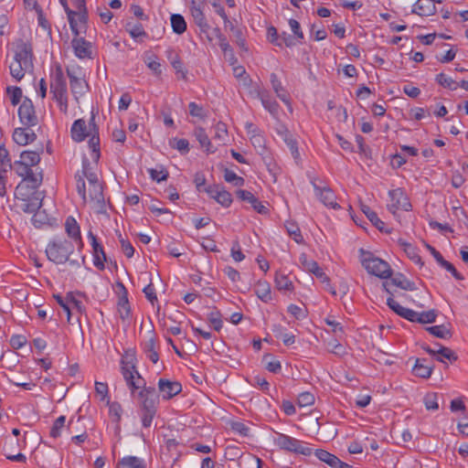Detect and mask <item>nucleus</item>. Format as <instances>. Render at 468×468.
<instances>
[{
	"label": "nucleus",
	"instance_id": "9b49d317",
	"mask_svg": "<svg viewBox=\"0 0 468 468\" xmlns=\"http://www.w3.org/2000/svg\"><path fill=\"white\" fill-rule=\"evenodd\" d=\"M299 261L303 268L315 275L316 278L320 279L322 282L327 283L330 286V279L325 272L319 267L318 263L314 260H308L305 253H302L299 257Z\"/></svg>",
	"mask_w": 468,
	"mask_h": 468
},
{
	"label": "nucleus",
	"instance_id": "473e14b6",
	"mask_svg": "<svg viewBox=\"0 0 468 468\" xmlns=\"http://www.w3.org/2000/svg\"><path fill=\"white\" fill-rule=\"evenodd\" d=\"M255 293L259 299H261L264 303H269L271 301V285L266 281H258L255 285Z\"/></svg>",
	"mask_w": 468,
	"mask_h": 468
},
{
	"label": "nucleus",
	"instance_id": "f257e3e1",
	"mask_svg": "<svg viewBox=\"0 0 468 468\" xmlns=\"http://www.w3.org/2000/svg\"><path fill=\"white\" fill-rule=\"evenodd\" d=\"M34 54L30 42L18 39L15 43L14 61L10 64V74L17 81L21 80L27 71L34 69Z\"/></svg>",
	"mask_w": 468,
	"mask_h": 468
},
{
	"label": "nucleus",
	"instance_id": "39448f33",
	"mask_svg": "<svg viewBox=\"0 0 468 468\" xmlns=\"http://www.w3.org/2000/svg\"><path fill=\"white\" fill-rule=\"evenodd\" d=\"M317 181L321 180L317 177H310V182L314 187L315 196L319 198V200L325 206L334 209L340 208L339 204L336 202V197L332 190L327 186H320L317 184Z\"/></svg>",
	"mask_w": 468,
	"mask_h": 468
},
{
	"label": "nucleus",
	"instance_id": "680f3d73",
	"mask_svg": "<svg viewBox=\"0 0 468 468\" xmlns=\"http://www.w3.org/2000/svg\"><path fill=\"white\" fill-rule=\"evenodd\" d=\"M250 140L251 144L254 146V148L256 149L258 154H263L265 153V151H266L265 138L261 134V133H258V134H256L254 136H250Z\"/></svg>",
	"mask_w": 468,
	"mask_h": 468
},
{
	"label": "nucleus",
	"instance_id": "49530a36",
	"mask_svg": "<svg viewBox=\"0 0 468 468\" xmlns=\"http://www.w3.org/2000/svg\"><path fill=\"white\" fill-rule=\"evenodd\" d=\"M7 168L12 169V163L9 157V152L5 144L0 145V170L6 173Z\"/></svg>",
	"mask_w": 468,
	"mask_h": 468
},
{
	"label": "nucleus",
	"instance_id": "f704fd0d",
	"mask_svg": "<svg viewBox=\"0 0 468 468\" xmlns=\"http://www.w3.org/2000/svg\"><path fill=\"white\" fill-rule=\"evenodd\" d=\"M59 3L64 7V10L68 16L69 27H70L73 35L80 36V29H79V24L76 19L77 13L69 7L67 0H59Z\"/></svg>",
	"mask_w": 468,
	"mask_h": 468
},
{
	"label": "nucleus",
	"instance_id": "603ef678",
	"mask_svg": "<svg viewBox=\"0 0 468 468\" xmlns=\"http://www.w3.org/2000/svg\"><path fill=\"white\" fill-rule=\"evenodd\" d=\"M52 99L58 103L61 112L67 114L68 112V91L51 93Z\"/></svg>",
	"mask_w": 468,
	"mask_h": 468
},
{
	"label": "nucleus",
	"instance_id": "a211bd4d",
	"mask_svg": "<svg viewBox=\"0 0 468 468\" xmlns=\"http://www.w3.org/2000/svg\"><path fill=\"white\" fill-rule=\"evenodd\" d=\"M387 304L392 311H394L400 317H402L410 322L417 323L416 318L418 316V312H416L412 309H409V308L401 306L391 296H389L387 299Z\"/></svg>",
	"mask_w": 468,
	"mask_h": 468
},
{
	"label": "nucleus",
	"instance_id": "e433bc0d",
	"mask_svg": "<svg viewBox=\"0 0 468 468\" xmlns=\"http://www.w3.org/2000/svg\"><path fill=\"white\" fill-rule=\"evenodd\" d=\"M361 210L367 216L371 224L379 231H384V222L378 217L377 213L373 211L368 206L362 205Z\"/></svg>",
	"mask_w": 468,
	"mask_h": 468
},
{
	"label": "nucleus",
	"instance_id": "4be33fe9",
	"mask_svg": "<svg viewBox=\"0 0 468 468\" xmlns=\"http://www.w3.org/2000/svg\"><path fill=\"white\" fill-rule=\"evenodd\" d=\"M36 139L37 134L27 126L16 128L13 133V140L18 145H27L29 143L34 142Z\"/></svg>",
	"mask_w": 468,
	"mask_h": 468
},
{
	"label": "nucleus",
	"instance_id": "37998d69",
	"mask_svg": "<svg viewBox=\"0 0 468 468\" xmlns=\"http://www.w3.org/2000/svg\"><path fill=\"white\" fill-rule=\"evenodd\" d=\"M275 285L279 291L283 290V291L291 292L293 290V284H292V281L289 280V278L283 273L276 272Z\"/></svg>",
	"mask_w": 468,
	"mask_h": 468
},
{
	"label": "nucleus",
	"instance_id": "f8f14e48",
	"mask_svg": "<svg viewBox=\"0 0 468 468\" xmlns=\"http://www.w3.org/2000/svg\"><path fill=\"white\" fill-rule=\"evenodd\" d=\"M88 172L91 171L90 162L88 157L83 156L82 158V169L81 171H78L75 175L76 180V187L77 192L85 203L87 201V194H86V183L84 180V176L88 174Z\"/></svg>",
	"mask_w": 468,
	"mask_h": 468
},
{
	"label": "nucleus",
	"instance_id": "8fccbe9b",
	"mask_svg": "<svg viewBox=\"0 0 468 468\" xmlns=\"http://www.w3.org/2000/svg\"><path fill=\"white\" fill-rule=\"evenodd\" d=\"M159 168V170L157 168H149L147 170L151 179L157 183L166 180L169 176L168 171L163 165H160Z\"/></svg>",
	"mask_w": 468,
	"mask_h": 468
},
{
	"label": "nucleus",
	"instance_id": "de8ad7c7",
	"mask_svg": "<svg viewBox=\"0 0 468 468\" xmlns=\"http://www.w3.org/2000/svg\"><path fill=\"white\" fill-rule=\"evenodd\" d=\"M436 346H438L440 348L437 350V355H440L441 356H438L436 359L440 362H444L443 358H446L450 360L451 362L456 361L458 356L455 355V353L450 349L449 347L442 346L439 343H436Z\"/></svg>",
	"mask_w": 468,
	"mask_h": 468
},
{
	"label": "nucleus",
	"instance_id": "338daca9",
	"mask_svg": "<svg viewBox=\"0 0 468 468\" xmlns=\"http://www.w3.org/2000/svg\"><path fill=\"white\" fill-rule=\"evenodd\" d=\"M65 421H66L65 416H60L54 421V423L50 429V431H49L50 437L56 439L60 436V431L64 427Z\"/></svg>",
	"mask_w": 468,
	"mask_h": 468
},
{
	"label": "nucleus",
	"instance_id": "774afa93",
	"mask_svg": "<svg viewBox=\"0 0 468 468\" xmlns=\"http://www.w3.org/2000/svg\"><path fill=\"white\" fill-rule=\"evenodd\" d=\"M314 395L311 392H302L301 394H299L298 396V399H297V404L299 405V407L303 408V407H307V406H311L314 403Z\"/></svg>",
	"mask_w": 468,
	"mask_h": 468
},
{
	"label": "nucleus",
	"instance_id": "0eeeda50",
	"mask_svg": "<svg viewBox=\"0 0 468 468\" xmlns=\"http://www.w3.org/2000/svg\"><path fill=\"white\" fill-rule=\"evenodd\" d=\"M390 203L388 204V209L395 214L396 210L401 209L403 211H410L411 204L409 197L402 188H397L388 192Z\"/></svg>",
	"mask_w": 468,
	"mask_h": 468
},
{
	"label": "nucleus",
	"instance_id": "3c124183",
	"mask_svg": "<svg viewBox=\"0 0 468 468\" xmlns=\"http://www.w3.org/2000/svg\"><path fill=\"white\" fill-rule=\"evenodd\" d=\"M438 312L435 309L418 313L417 323L419 324H431L436 321Z\"/></svg>",
	"mask_w": 468,
	"mask_h": 468
},
{
	"label": "nucleus",
	"instance_id": "69168bd1",
	"mask_svg": "<svg viewBox=\"0 0 468 468\" xmlns=\"http://www.w3.org/2000/svg\"><path fill=\"white\" fill-rule=\"evenodd\" d=\"M136 356L135 352L133 350H127L125 352V356L122 359V367H127L133 371H137L135 367Z\"/></svg>",
	"mask_w": 468,
	"mask_h": 468
},
{
	"label": "nucleus",
	"instance_id": "f03ea898",
	"mask_svg": "<svg viewBox=\"0 0 468 468\" xmlns=\"http://www.w3.org/2000/svg\"><path fill=\"white\" fill-rule=\"evenodd\" d=\"M81 244V236H67L49 242L46 249V255L50 261L56 264H63L69 261L77 264L78 261L70 260L69 256L74 252L75 246Z\"/></svg>",
	"mask_w": 468,
	"mask_h": 468
},
{
	"label": "nucleus",
	"instance_id": "c03bdc74",
	"mask_svg": "<svg viewBox=\"0 0 468 468\" xmlns=\"http://www.w3.org/2000/svg\"><path fill=\"white\" fill-rule=\"evenodd\" d=\"M23 180L30 183L32 189H37L43 181V171L40 170L39 172L35 173L31 169Z\"/></svg>",
	"mask_w": 468,
	"mask_h": 468
},
{
	"label": "nucleus",
	"instance_id": "423d86ee",
	"mask_svg": "<svg viewBox=\"0 0 468 468\" xmlns=\"http://www.w3.org/2000/svg\"><path fill=\"white\" fill-rule=\"evenodd\" d=\"M18 117L20 122L27 128L36 126L38 122L33 101L25 97L18 108Z\"/></svg>",
	"mask_w": 468,
	"mask_h": 468
},
{
	"label": "nucleus",
	"instance_id": "6ab92c4d",
	"mask_svg": "<svg viewBox=\"0 0 468 468\" xmlns=\"http://www.w3.org/2000/svg\"><path fill=\"white\" fill-rule=\"evenodd\" d=\"M299 440L292 438L282 432H276V436L273 439V443L279 449L288 452H295L298 446Z\"/></svg>",
	"mask_w": 468,
	"mask_h": 468
},
{
	"label": "nucleus",
	"instance_id": "e2e57ef3",
	"mask_svg": "<svg viewBox=\"0 0 468 468\" xmlns=\"http://www.w3.org/2000/svg\"><path fill=\"white\" fill-rule=\"evenodd\" d=\"M64 226L67 234H80V224L74 217L69 216L65 220Z\"/></svg>",
	"mask_w": 468,
	"mask_h": 468
},
{
	"label": "nucleus",
	"instance_id": "09e8293b",
	"mask_svg": "<svg viewBox=\"0 0 468 468\" xmlns=\"http://www.w3.org/2000/svg\"><path fill=\"white\" fill-rule=\"evenodd\" d=\"M436 81L442 87L447 88L451 90H455L459 87V83L448 77L444 73H440L436 76Z\"/></svg>",
	"mask_w": 468,
	"mask_h": 468
},
{
	"label": "nucleus",
	"instance_id": "c85d7f7f",
	"mask_svg": "<svg viewBox=\"0 0 468 468\" xmlns=\"http://www.w3.org/2000/svg\"><path fill=\"white\" fill-rule=\"evenodd\" d=\"M43 152V146L37 147L34 151H23L20 154V160L29 165L30 167L35 166L39 164L41 158L40 154Z\"/></svg>",
	"mask_w": 468,
	"mask_h": 468
},
{
	"label": "nucleus",
	"instance_id": "aec40b11",
	"mask_svg": "<svg viewBox=\"0 0 468 468\" xmlns=\"http://www.w3.org/2000/svg\"><path fill=\"white\" fill-rule=\"evenodd\" d=\"M237 197L241 201L248 202L260 214H267L269 209L251 192L244 189L236 191Z\"/></svg>",
	"mask_w": 468,
	"mask_h": 468
},
{
	"label": "nucleus",
	"instance_id": "c9c22d12",
	"mask_svg": "<svg viewBox=\"0 0 468 468\" xmlns=\"http://www.w3.org/2000/svg\"><path fill=\"white\" fill-rule=\"evenodd\" d=\"M314 454L321 462L325 463L332 468H336V465L339 464L340 459L325 450L317 449Z\"/></svg>",
	"mask_w": 468,
	"mask_h": 468
},
{
	"label": "nucleus",
	"instance_id": "ea45409f",
	"mask_svg": "<svg viewBox=\"0 0 468 468\" xmlns=\"http://www.w3.org/2000/svg\"><path fill=\"white\" fill-rule=\"evenodd\" d=\"M117 468H145V464L138 457L126 456L119 461Z\"/></svg>",
	"mask_w": 468,
	"mask_h": 468
},
{
	"label": "nucleus",
	"instance_id": "2eb2a0df",
	"mask_svg": "<svg viewBox=\"0 0 468 468\" xmlns=\"http://www.w3.org/2000/svg\"><path fill=\"white\" fill-rule=\"evenodd\" d=\"M67 75L69 79L70 90L75 97V100H79V96H81L85 92V89L88 87L87 82L77 74L75 69H67Z\"/></svg>",
	"mask_w": 468,
	"mask_h": 468
},
{
	"label": "nucleus",
	"instance_id": "dca6fc26",
	"mask_svg": "<svg viewBox=\"0 0 468 468\" xmlns=\"http://www.w3.org/2000/svg\"><path fill=\"white\" fill-rule=\"evenodd\" d=\"M122 373L133 394L136 389H143L144 387H146L145 380L141 377L138 371L134 372L127 367H122Z\"/></svg>",
	"mask_w": 468,
	"mask_h": 468
},
{
	"label": "nucleus",
	"instance_id": "864d4df0",
	"mask_svg": "<svg viewBox=\"0 0 468 468\" xmlns=\"http://www.w3.org/2000/svg\"><path fill=\"white\" fill-rule=\"evenodd\" d=\"M197 241L202 246V248L207 251H219L218 250L216 241L211 239V236H199Z\"/></svg>",
	"mask_w": 468,
	"mask_h": 468
},
{
	"label": "nucleus",
	"instance_id": "20e7f679",
	"mask_svg": "<svg viewBox=\"0 0 468 468\" xmlns=\"http://www.w3.org/2000/svg\"><path fill=\"white\" fill-rule=\"evenodd\" d=\"M359 259L367 271L383 280H388L393 274L390 265L384 260L375 257L374 254L365 249H359Z\"/></svg>",
	"mask_w": 468,
	"mask_h": 468
},
{
	"label": "nucleus",
	"instance_id": "a18cd8bd",
	"mask_svg": "<svg viewBox=\"0 0 468 468\" xmlns=\"http://www.w3.org/2000/svg\"><path fill=\"white\" fill-rule=\"evenodd\" d=\"M125 29L133 39H137L139 37H147V33L144 31L141 23H136L134 25L127 23Z\"/></svg>",
	"mask_w": 468,
	"mask_h": 468
},
{
	"label": "nucleus",
	"instance_id": "ddd939ff",
	"mask_svg": "<svg viewBox=\"0 0 468 468\" xmlns=\"http://www.w3.org/2000/svg\"><path fill=\"white\" fill-rule=\"evenodd\" d=\"M158 388L164 400H169L182 391V385L178 381H171L165 378L158 380Z\"/></svg>",
	"mask_w": 468,
	"mask_h": 468
},
{
	"label": "nucleus",
	"instance_id": "4c0bfd02",
	"mask_svg": "<svg viewBox=\"0 0 468 468\" xmlns=\"http://www.w3.org/2000/svg\"><path fill=\"white\" fill-rule=\"evenodd\" d=\"M171 27L173 32L177 35H182L186 30V22L185 17L180 14H173L170 16Z\"/></svg>",
	"mask_w": 468,
	"mask_h": 468
},
{
	"label": "nucleus",
	"instance_id": "bf43d9fd",
	"mask_svg": "<svg viewBox=\"0 0 468 468\" xmlns=\"http://www.w3.org/2000/svg\"><path fill=\"white\" fill-rule=\"evenodd\" d=\"M147 357L154 363H157L159 359V355L155 350V340L154 337L150 338L145 345L144 349Z\"/></svg>",
	"mask_w": 468,
	"mask_h": 468
},
{
	"label": "nucleus",
	"instance_id": "13d9d810",
	"mask_svg": "<svg viewBox=\"0 0 468 468\" xmlns=\"http://www.w3.org/2000/svg\"><path fill=\"white\" fill-rule=\"evenodd\" d=\"M169 145L172 148L179 151L182 154H187L189 152V143L186 139H184V138H182V139L173 138L172 140H170Z\"/></svg>",
	"mask_w": 468,
	"mask_h": 468
},
{
	"label": "nucleus",
	"instance_id": "052dcab7",
	"mask_svg": "<svg viewBox=\"0 0 468 468\" xmlns=\"http://www.w3.org/2000/svg\"><path fill=\"white\" fill-rule=\"evenodd\" d=\"M6 92L8 93L10 101L14 106L17 105L23 97L22 90L17 86H8L6 88Z\"/></svg>",
	"mask_w": 468,
	"mask_h": 468
},
{
	"label": "nucleus",
	"instance_id": "9d476101",
	"mask_svg": "<svg viewBox=\"0 0 468 468\" xmlns=\"http://www.w3.org/2000/svg\"><path fill=\"white\" fill-rule=\"evenodd\" d=\"M389 281L383 282L385 291L392 297L393 293L390 291V285L397 286L405 291H415L417 289L414 282H411L406 278V276L400 272H398L394 276L388 278Z\"/></svg>",
	"mask_w": 468,
	"mask_h": 468
},
{
	"label": "nucleus",
	"instance_id": "c756f323",
	"mask_svg": "<svg viewBox=\"0 0 468 468\" xmlns=\"http://www.w3.org/2000/svg\"><path fill=\"white\" fill-rule=\"evenodd\" d=\"M196 139L200 144V146L206 149L207 154H213L216 152V148L212 145L206 130L202 127H197L194 131Z\"/></svg>",
	"mask_w": 468,
	"mask_h": 468
},
{
	"label": "nucleus",
	"instance_id": "58836bf2",
	"mask_svg": "<svg viewBox=\"0 0 468 468\" xmlns=\"http://www.w3.org/2000/svg\"><path fill=\"white\" fill-rule=\"evenodd\" d=\"M425 329L433 336L441 339H449L452 335L450 328L445 324L429 326L426 327Z\"/></svg>",
	"mask_w": 468,
	"mask_h": 468
},
{
	"label": "nucleus",
	"instance_id": "4468645a",
	"mask_svg": "<svg viewBox=\"0 0 468 468\" xmlns=\"http://www.w3.org/2000/svg\"><path fill=\"white\" fill-rule=\"evenodd\" d=\"M71 46L74 51V54L77 58H91L92 54V45L90 41H87L84 37H79V36H75L71 41Z\"/></svg>",
	"mask_w": 468,
	"mask_h": 468
},
{
	"label": "nucleus",
	"instance_id": "6e6552de",
	"mask_svg": "<svg viewBox=\"0 0 468 468\" xmlns=\"http://www.w3.org/2000/svg\"><path fill=\"white\" fill-rule=\"evenodd\" d=\"M203 2L197 3L195 0L191 2L190 12L193 16L195 24L198 27L201 33L207 35L208 41H212V37L209 36L208 31L210 26L207 23L206 16L202 10Z\"/></svg>",
	"mask_w": 468,
	"mask_h": 468
},
{
	"label": "nucleus",
	"instance_id": "bb28decb",
	"mask_svg": "<svg viewBox=\"0 0 468 468\" xmlns=\"http://www.w3.org/2000/svg\"><path fill=\"white\" fill-rule=\"evenodd\" d=\"M426 358H417L412 367V373L421 378H429L433 371V365L426 364Z\"/></svg>",
	"mask_w": 468,
	"mask_h": 468
},
{
	"label": "nucleus",
	"instance_id": "5701e85b",
	"mask_svg": "<svg viewBox=\"0 0 468 468\" xmlns=\"http://www.w3.org/2000/svg\"><path fill=\"white\" fill-rule=\"evenodd\" d=\"M436 10L433 0H417L413 5L411 13L420 16H430L434 15Z\"/></svg>",
	"mask_w": 468,
	"mask_h": 468
},
{
	"label": "nucleus",
	"instance_id": "79ce46f5",
	"mask_svg": "<svg viewBox=\"0 0 468 468\" xmlns=\"http://www.w3.org/2000/svg\"><path fill=\"white\" fill-rule=\"evenodd\" d=\"M207 321L215 331L219 332L221 330L223 326L222 315L217 307H213L212 311L207 314Z\"/></svg>",
	"mask_w": 468,
	"mask_h": 468
},
{
	"label": "nucleus",
	"instance_id": "72a5a7b5",
	"mask_svg": "<svg viewBox=\"0 0 468 468\" xmlns=\"http://www.w3.org/2000/svg\"><path fill=\"white\" fill-rule=\"evenodd\" d=\"M259 98L262 103V106L267 110L272 116H276L279 112V103L272 99L267 91L259 92Z\"/></svg>",
	"mask_w": 468,
	"mask_h": 468
},
{
	"label": "nucleus",
	"instance_id": "2f4dec72",
	"mask_svg": "<svg viewBox=\"0 0 468 468\" xmlns=\"http://www.w3.org/2000/svg\"><path fill=\"white\" fill-rule=\"evenodd\" d=\"M271 87L276 93L277 97L286 104H290L289 94L283 88L281 80L275 73H271L270 76Z\"/></svg>",
	"mask_w": 468,
	"mask_h": 468
},
{
	"label": "nucleus",
	"instance_id": "4d7b16f0",
	"mask_svg": "<svg viewBox=\"0 0 468 468\" xmlns=\"http://www.w3.org/2000/svg\"><path fill=\"white\" fill-rule=\"evenodd\" d=\"M224 179L226 182L231 183L235 186H242L245 183L243 177L237 176L235 172L228 168L224 169Z\"/></svg>",
	"mask_w": 468,
	"mask_h": 468
},
{
	"label": "nucleus",
	"instance_id": "a19ab883",
	"mask_svg": "<svg viewBox=\"0 0 468 468\" xmlns=\"http://www.w3.org/2000/svg\"><path fill=\"white\" fill-rule=\"evenodd\" d=\"M89 196L90 200L96 201L97 203H104L103 186L101 183H96L90 185Z\"/></svg>",
	"mask_w": 468,
	"mask_h": 468
},
{
	"label": "nucleus",
	"instance_id": "7ed1b4c3",
	"mask_svg": "<svg viewBox=\"0 0 468 468\" xmlns=\"http://www.w3.org/2000/svg\"><path fill=\"white\" fill-rule=\"evenodd\" d=\"M137 396L142 425L144 428H149L157 412L159 395L155 388L144 387V388L138 392Z\"/></svg>",
	"mask_w": 468,
	"mask_h": 468
},
{
	"label": "nucleus",
	"instance_id": "0e129e2a",
	"mask_svg": "<svg viewBox=\"0 0 468 468\" xmlns=\"http://www.w3.org/2000/svg\"><path fill=\"white\" fill-rule=\"evenodd\" d=\"M231 32L236 39L237 45L244 51H248L246 39L243 36L242 29L235 26H231Z\"/></svg>",
	"mask_w": 468,
	"mask_h": 468
},
{
	"label": "nucleus",
	"instance_id": "f3484780",
	"mask_svg": "<svg viewBox=\"0 0 468 468\" xmlns=\"http://www.w3.org/2000/svg\"><path fill=\"white\" fill-rule=\"evenodd\" d=\"M68 91L66 79L59 64L50 75V93Z\"/></svg>",
	"mask_w": 468,
	"mask_h": 468
},
{
	"label": "nucleus",
	"instance_id": "1a4fd4ad",
	"mask_svg": "<svg viewBox=\"0 0 468 468\" xmlns=\"http://www.w3.org/2000/svg\"><path fill=\"white\" fill-rule=\"evenodd\" d=\"M89 127H90V133L89 136H90L88 144L89 147L92 151V160L94 162H98L101 157V152H100V136H99V126L96 124L95 122V114L93 112H91V117L89 120Z\"/></svg>",
	"mask_w": 468,
	"mask_h": 468
},
{
	"label": "nucleus",
	"instance_id": "412c9836",
	"mask_svg": "<svg viewBox=\"0 0 468 468\" xmlns=\"http://www.w3.org/2000/svg\"><path fill=\"white\" fill-rule=\"evenodd\" d=\"M93 249V264L99 270H104V262L107 261L102 245L98 241L97 236H89Z\"/></svg>",
	"mask_w": 468,
	"mask_h": 468
},
{
	"label": "nucleus",
	"instance_id": "b1692460",
	"mask_svg": "<svg viewBox=\"0 0 468 468\" xmlns=\"http://www.w3.org/2000/svg\"><path fill=\"white\" fill-rule=\"evenodd\" d=\"M89 133L86 122L83 119H78L72 123L70 134L74 142L80 143L84 141Z\"/></svg>",
	"mask_w": 468,
	"mask_h": 468
},
{
	"label": "nucleus",
	"instance_id": "393cba45",
	"mask_svg": "<svg viewBox=\"0 0 468 468\" xmlns=\"http://www.w3.org/2000/svg\"><path fill=\"white\" fill-rule=\"evenodd\" d=\"M397 242L402 248L410 260L420 267L423 266L424 263L421 257L419 255L418 250L414 245L400 237L397 239Z\"/></svg>",
	"mask_w": 468,
	"mask_h": 468
},
{
	"label": "nucleus",
	"instance_id": "cd10ccee",
	"mask_svg": "<svg viewBox=\"0 0 468 468\" xmlns=\"http://www.w3.org/2000/svg\"><path fill=\"white\" fill-rule=\"evenodd\" d=\"M73 6L76 8L77 16L79 19L80 32L86 31L88 22V11L86 7V0H71Z\"/></svg>",
	"mask_w": 468,
	"mask_h": 468
},
{
	"label": "nucleus",
	"instance_id": "5fc2aeb1",
	"mask_svg": "<svg viewBox=\"0 0 468 468\" xmlns=\"http://www.w3.org/2000/svg\"><path fill=\"white\" fill-rule=\"evenodd\" d=\"M107 404L109 406V414L112 418V420L119 423L122 413V405L117 401L110 402L109 400Z\"/></svg>",
	"mask_w": 468,
	"mask_h": 468
},
{
	"label": "nucleus",
	"instance_id": "a878e982",
	"mask_svg": "<svg viewBox=\"0 0 468 468\" xmlns=\"http://www.w3.org/2000/svg\"><path fill=\"white\" fill-rule=\"evenodd\" d=\"M119 287L122 290V294L119 296L118 300V312L120 314V317L122 320L127 319L131 314V308L128 300V292L125 286L122 283H118Z\"/></svg>",
	"mask_w": 468,
	"mask_h": 468
},
{
	"label": "nucleus",
	"instance_id": "7c9ffc66",
	"mask_svg": "<svg viewBox=\"0 0 468 468\" xmlns=\"http://www.w3.org/2000/svg\"><path fill=\"white\" fill-rule=\"evenodd\" d=\"M283 142L290 149L291 154L294 160L300 159V153L298 149V142L296 138L287 130L285 129L282 133H281Z\"/></svg>",
	"mask_w": 468,
	"mask_h": 468
},
{
	"label": "nucleus",
	"instance_id": "6e6d98bb",
	"mask_svg": "<svg viewBox=\"0 0 468 468\" xmlns=\"http://www.w3.org/2000/svg\"><path fill=\"white\" fill-rule=\"evenodd\" d=\"M438 397L439 394L436 392H430L424 396L423 402L428 410H437L439 409Z\"/></svg>",
	"mask_w": 468,
	"mask_h": 468
}]
</instances>
